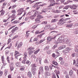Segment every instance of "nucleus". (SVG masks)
I'll list each match as a JSON object with an SVG mask.
<instances>
[{
  "instance_id": "obj_11",
  "label": "nucleus",
  "mask_w": 78,
  "mask_h": 78,
  "mask_svg": "<svg viewBox=\"0 0 78 78\" xmlns=\"http://www.w3.org/2000/svg\"><path fill=\"white\" fill-rule=\"evenodd\" d=\"M27 58L23 57V59L22 61V63L23 64H26V62H27Z\"/></svg>"
},
{
  "instance_id": "obj_62",
  "label": "nucleus",
  "mask_w": 78,
  "mask_h": 78,
  "mask_svg": "<svg viewBox=\"0 0 78 78\" xmlns=\"http://www.w3.org/2000/svg\"><path fill=\"white\" fill-rule=\"evenodd\" d=\"M69 19H70V18H67L65 19L63 18V20L64 21H66V20H69Z\"/></svg>"
},
{
  "instance_id": "obj_44",
  "label": "nucleus",
  "mask_w": 78,
  "mask_h": 78,
  "mask_svg": "<svg viewBox=\"0 0 78 78\" xmlns=\"http://www.w3.org/2000/svg\"><path fill=\"white\" fill-rule=\"evenodd\" d=\"M24 58H27V53L26 52H24Z\"/></svg>"
},
{
  "instance_id": "obj_14",
  "label": "nucleus",
  "mask_w": 78,
  "mask_h": 78,
  "mask_svg": "<svg viewBox=\"0 0 78 78\" xmlns=\"http://www.w3.org/2000/svg\"><path fill=\"white\" fill-rule=\"evenodd\" d=\"M18 29V27H16L15 28H14L12 30L11 32L12 33H14L15 32H16L17 31V30Z\"/></svg>"
},
{
  "instance_id": "obj_8",
  "label": "nucleus",
  "mask_w": 78,
  "mask_h": 78,
  "mask_svg": "<svg viewBox=\"0 0 78 78\" xmlns=\"http://www.w3.org/2000/svg\"><path fill=\"white\" fill-rule=\"evenodd\" d=\"M12 65H13V63L12 62L11 63H11H10L9 64V66L10 67V71H11V72H12V70H14V66H12Z\"/></svg>"
},
{
  "instance_id": "obj_23",
  "label": "nucleus",
  "mask_w": 78,
  "mask_h": 78,
  "mask_svg": "<svg viewBox=\"0 0 78 78\" xmlns=\"http://www.w3.org/2000/svg\"><path fill=\"white\" fill-rule=\"evenodd\" d=\"M44 30H43L41 31L40 32H39V30H37L36 31V32L35 33V34H39L40 33H42V32H44Z\"/></svg>"
},
{
  "instance_id": "obj_36",
  "label": "nucleus",
  "mask_w": 78,
  "mask_h": 78,
  "mask_svg": "<svg viewBox=\"0 0 78 78\" xmlns=\"http://www.w3.org/2000/svg\"><path fill=\"white\" fill-rule=\"evenodd\" d=\"M32 68H35V67H37V65L35 63L31 65Z\"/></svg>"
},
{
  "instance_id": "obj_7",
  "label": "nucleus",
  "mask_w": 78,
  "mask_h": 78,
  "mask_svg": "<svg viewBox=\"0 0 78 78\" xmlns=\"http://www.w3.org/2000/svg\"><path fill=\"white\" fill-rule=\"evenodd\" d=\"M55 37H53L51 36H48L47 38V40L48 41V42H50V41H51L53 39H55Z\"/></svg>"
},
{
  "instance_id": "obj_54",
  "label": "nucleus",
  "mask_w": 78,
  "mask_h": 78,
  "mask_svg": "<svg viewBox=\"0 0 78 78\" xmlns=\"http://www.w3.org/2000/svg\"><path fill=\"white\" fill-rule=\"evenodd\" d=\"M16 6H17V5H13L12 7V9H14L16 8Z\"/></svg>"
},
{
  "instance_id": "obj_24",
  "label": "nucleus",
  "mask_w": 78,
  "mask_h": 78,
  "mask_svg": "<svg viewBox=\"0 0 78 78\" xmlns=\"http://www.w3.org/2000/svg\"><path fill=\"white\" fill-rule=\"evenodd\" d=\"M18 12V15H21L22 13L23 12V11H21V10H17Z\"/></svg>"
},
{
  "instance_id": "obj_21",
  "label": "nucleus",
  "mask_w": 78,
  "mask_h": 78,
  "mask_svg": "<svg viewBox=\"0 0 78 78\" xmlns=\"http://www.w3.org/2000/svg\"><path fill=\"white\" fill-rule=\"evenodd\" d=\"M31 63V62L29 60H27L26 63V65H27L28 66H29L30 65Z\"/></svg>"
},
{
  "instance_id": "obj_17",
  "label": "nucleus",
  "mask_w": 78,
  "mask_h": 78,
  "mask_svg": "<svg viewBox=\"0 0 78 78\" xmlns=\"http://www.w3.org/2000/svg\"><path fill=\"white\" fill-rule=\"evenodd\" d=\"M39 71L41 72V73H44V69L43 68V67L42 66L40 67Z\"/></svg>"
},
{
  "instance_id": "obj_29",
  "label": "nucleus",
  "mask_w": 78,
  "mask_h": 78,
  "mask_svg": "<svg viewBox=\"0 0 78 78\" xmlns=\"http://www.w3.org/2000/svg\"><path fill=\"white\" fill-rule=\"evenodd\" d=\"M1 59H2V63H3V64H4V63H5V62H4L5 60L4 59V57L3 56H2Z\"/></svg>"
},
{
  "instance_id": "obj_56",
  "label": "nucleus",
  "mask_w": 78,
  "mask_h": 78,
  "mask_svg": "<svg viewBox=\"0 0 78 78\" xmlns=\"http://www.w3.org/2000/svg\"><path fill=\"white\" fill-rule=\"evenodd\" d=\"M61 12V11L59 10H57L55 11V13H59Z\"/></svg>"
},
{
  "instance_id": "obj_15",
  "label": "nucleus",
  "mask_w": 78,
  "mask_h": 78,
  "mask_svg": "<svg viewBox=\"0 0 78 78\" xmlns=\"http://www.w3.org/2000/svg\"><path fill=\"white\" fill-rule=\"evenodd\" d=\"M48 11V9L46 8H44L42 9L41 12L43 13H45L46 12H47Z\"/></svg>"
},
{
  "instance_id": "obj_33",
  "label": "nucleus",
  "mask_w": 78,
  "mask_h": 78,
  "mask_svg": "<svg viewBox=\"0 0 78 78\" xmlns=\"http://www.w3.org/2000/svg\"><path fill=\"white\" fill-rule=\"evenodd\" d=\"M72 2V1H70V0H67L66 2H65V5H67V4H69V3H70Z\"/></svg>"
},
{
  "instance_id": "obj_40",
  "label": "nucleus",
  "mask_w": 78,
  "mask_h": 78,
  "mask_svg": "<svg viewBox=\"0 0 78 78\" xmlns=\"http://www.w3.org/2000/svg\"><path fill=\"white\" fill-rule=\"evenodd\" d=\"M16 67H20V63L19 62H16Z\"/></svg>"
},
{
  "instance_id": "obj_48",
  "label": "nucleus",
  "mask_w": 78,
  "mask_h": 78,
  "mask_svg": "<svg viewBox=\"0 0 78 78\" xmlns=\"http://www.w3.org/2000/svg\"><path fill=\"white\" fill-rule=\"evenodd\" d=\"M37 17L38 18H39V19H43V18L44 17L41 15H38L37 16Z\"/></svg>"
},
{
  "instance_id": "obj_6",
  "label": "nucleus",
  "mask_w": 78,
  "mask_h": 78,
  "mask_svg": "<svg viewBox=\"0 0 78 78\" xmlns=\"http://www.w3.org/2000/svg\"><path fill=\"white\" fill-rule=\"evenodd\" d=\"M57 42L59 43H62V42H63V37H59L57 40Z\"/></svg>"
},
{
  "instance_id": "obj_52",
  "label": "nucleus",
  "mask_w": 78,
  "mask_h": 78,
  "mask_svg": "<svg viewBox=\"0 0 78 78\" xmlns=\"http://www.w3.org/2000/svg\"><path fill=\"white\" fill-rule=\"evenodd\" d=\"M32 73L34 76V75H36V71H31Z\"/></svg>"
},
{
  "instance_id": "obj_49",
  "label": "nucleus",
  "mask_w": 78,
  "mask_h": 78,
  "mask_svg": "<svg viewBox=\"0 0 78 78\" xmlns=\"http://www.w3.org/2000/svg\"><path fill=\"white\" fill-rule=\"evenodd\" d=\"M47 23V21H45L44 22H43L41 23V24H44V25H46Z\"/></svg>"
},
{
  "instance_id": "obj_10",
  "label": "nucleus",
  "mask_w": 78,
  "mask_h": 78,
  "mask_svg": "<svg viewBox=\"0 0 78 78\" xmlns=\"http://www.w3.org/2000/svg\"><path fill=\"white\" fill-rule=\"evenodd\" d=\"M51 25H49L48 26L50 28V30H55V28H56V27H57V26H56V25H55L53 27H51Z\"/></svg>"
},
{
  "instance_id": "obj_63",
  "label": "nucleus",
  "mask_w": 78,
  "mask_h": 78,
  "mask_svg": "<svg viewBox=\"0 0 78 78\" xmlns=\"http://www.w3.org/2000/svg\"><path fill=\"white\" fill-rule=\"evenodd\" d=\"M69 19H70V18H67L65 19L63 18V20L64 21H66V20H69Z\"/></svg>"
},
{
  "instance_id": "obj_2",
  "label": "nucleus",
  "mask_w": 78,
  "mask_h": 78,
  "mask_svg": "<svg viewBox=\"0 0 78 78\" xmlns=\"http://www.w3.org/2000/svg\"><path fill=\"white\" fill-rule=\"evenodd\" d=\"M48 2H50V3L51 4H50L49 5V7H50V6H55V5L57 4V3H55V1L54 0H49L48 1Z\"/></svg>"
},
{
  "instance_id": "obj_64",
  "label": "nucleus",
  "mask_w": 78,
  "mask_h": 78,
  "mask_svg": "<svg viewBox=\"0 0 78 78\" xmlns=\"http://www.w3.org/2000/svg\"><path fill=\"white\" fill-rule=\"evenodd\" d=\"M31 71H36V68H32Z\"/></svg>"
},
{
  "instance_id": "obj_26",
  "label": "nucleus",
  "mask_w": 78,
  "mask_h": 78,
  "mask_svg": "<svg viewBox=\"0 0 78 78\" xmlns=\"http://www.w3.org/2000/svg\"><path fill=\"white\" fill-rule=\"evenodd\" d=\"M58 20V19H53L51 21V23H55V22H57Z\"/></svg>"
},
{
  "instance_id": "obj_37",
  "label": "nucleus",
  "mask_w": 78,
  "mask_h": 78,
  "mask_svg": "<svg viewBox=\"0 0 78 78\" xmlns=\"http://www.w3.org/2000/svg\"><path fill=\"white\" fill-rule=\"evenodd\" d=\"M75 51L76 52H78V45H76L75 48Z\"/></svg>"
},
{
  "instance_id": "obj_46",
  "label": "nucleus",
  "mask_w": 78,
  "mask_h": 78,
  "mask_svg": "<svg viewBox=\"0 0 78 78\" xmlns=\"http://www.w3.org/2000/svg\"><path fill=\"white\" fill-rule=\"evenodd\" d=\"M9 52V50H6L5 51V53L6 55H8V53Z\"/></svg>"
},
{
  "instance_id": "obj_22",
  "label": "nucleus",
  "mask_w": 78,
  "mask_h": 78,
  "mask_svg": "<svg viewBox=\"0 0 78 78\" xmlns=\"http://www.w3.org/2000/svg\"><path fill=\"white\" fill-rule=\"evenodd\" d=\"M27 76L30 78H31V76H32V75L31 74V73L30 72H28L27 74Z\"/></svg>"
},
{
  "instance_id": "obj_32",
  "label": "nucleus",
  "mask_w": 78,
  "mask_h": 78,
  "mask_svg": "<svg viewBox=\"0 0 78 78\" xmlns=\"http://www.w3.org/2000/svg\"><path fill=\"white\" fill-rule=\"evenodd\" d=\"M52 78H56V74L54 73H53L52 74Z\"/></svg>"
},
{
  "instance_id": "obj_20",
  "label": "nucleus",
  "mask_w": 78,
  "mask_h": 78,
  "mask_svg": "<svg viewBox=\"0 0 78 78\" xmlns=\"http://www.w3.org/2000/svg\"><path fill=\"white\" fill-rule=\"evenodd\" d=\"M22 45H23V43L22 42H20L18 44V46L17 47V48H20L22 47Z\"/></svg>"
},
{
  "instance_id": "obj_55",
  "label": "nucleus",
  "mask_w": 78,
  "mask_h": 78,
  "mask_svg": "<svg viewBox=\"0 0 78 78\" xmlns=\"http://www.w3.org/2000/svg\"><path fill=\"white\" fill-rule=\"evenodd\" d=\"M44 6V4H39V7L40 8H41V7H42V6Z\"/></svg>"
},
{
  "instance_id": "obj_27",
  "label": "nucleus",
  "mask_w": 78,
  "mask_h": 78,
  "mask_svg": "<svg viewBox=\"0 0 78 78\" xmlns=\"http://www.w3.org/2000/svg\"><path fill=\"white\" fill-rule=\"evenodd\" d=\"M50 69L47 66H45L44 67V69L45 71H48Z\"/></svg>"
},
{
  "instance_id": "obj_39",
  "label": "nucleus",
  "mask_w": 78,
  "mask_h": 78,
  "mask_svg": "<svg viewBox=\"0 0 78 78\" xmlns=\"http://www.w3.org/2000/svg\"><path fill=\"white\" fill-rule=\"evenodd\" d=\"M11 47H12V43H11L10 44V46L8 47L5 49V50H6L7 48H9V49H10L11 48Z\"/></svg>"
},
{
  "instance_id": "obj_19",
  "label": "nucleus",
  "mask_w": 78,
  "mask_h": 78,
  "mask_svg": "<svg viewBox=\"0 0 78 78\" xmlns=\"http://www.w3.org/2000/svg\"><path fill=\"white\" fill-rule=\"evenodd\" d=\"M36 23H41V21L40 20V19L38 18H36L35 20Z\"/></svg>"
},
{
  "instance_id": "obj_1",
  "label": "nucleus",
  "mask_w": 78,
  "mask_h": 78,
  "mask_svg": "<svg viewBox=\"0 0 78 78\" xmlns=\"http://www.w3.org/2000/svg\"><path fill=\"white\" fill-rule=\"evenodd\" d=\"M57 69L58 70L55 69L54 72H55V73L56 74V76L57 77V78H59V75H60V72L59 71V68L57 66Z\"/></svg>"
},
{
  "instance_id": "obj_59",
  "label": "nucleus",
  "mask_w": 78,
  "mask_h": 78,
  "mask_svg": "<svg viewBox=\"0 0 78 78\" xmlns=\"http://www.w3.org/2000/svg\"><path fill=\"white\" fill-rule=\"evenodd\" d=\"M12 23H14V24L17 23H19V21L18 20H15L13 21Z\"/></svg>"
},
{
  "instance_id": "obj_41",
  "label": "nucleus",
  "mask_w": 78,
  "mask_h": 78,
  "mask_svg": "<svg viewBox=\"0 0 78 78\" xmlns=\"http://www.w3.org/2000/svg\"><path fill=\"white\" fill-rule=\"evenodd\" d=\"M33 51H29L28 52V54L30 56H31V55H32V54L33 53Z\"/></svg>"
},
{
  "instance_id": "obj_50",
  "label": "nucleus",
  "mask_w": 78,
  "mask_h": 78,
  "mask_svg": "<svg viewBox=\"0 0 78 78\" xmlns=\"http://www.w3.org/2000/svg\"><path fill=\"white\" fill-rule=\"evenodd\" d=\"M39 51H40V49H38L34 52V54H35V55H36V54H37V53H38V52Z\"/></svg>"
},
{
  "instance_id": "obj_4",
  "label": "nucleus",
  "mask_w": 78,
  "mask_h": 78,
  "mask_svg": "<svg viewBox=\"0 0 78 78\" xmlns=\"http://www.w3.org/2000/svg\"><path fill=\"white\" fill-rule=\"evenodd\" d=\"M64 23H65V22H64V21L63 20V18H62L60 19L59 22L57 23V24L58 25H62Z\"/></svg>"
},
{
  "instance_id": "obj_47",
  "label": "nucleus",
  "mask_w": 78,
  "mask_h": 78,
  "mask_svg": "<svg viewBox=\"0 0 78 78\" xmlns=\"http://www.w3.org/2000/svg\"><path fill=\"white\" fill-rule=\"evenodd\" d=\"M44 34L45 33H42L41 34H40V35H38V37L40 38L42 37V35H44Z\"/></svg>"
},
{
  "instance_id": "obj_3",
  "label": "nucleus",
  "mask_w": 78,
  "mask_h": 78,
  "mask_svg": "<svg viewBox=\"0 0 78 78\" xmlns=\"http://www.w3.org/2000/svg\"><path fill=\"white\" fill-rule=\"evenodd\" d=\"M38 14H39V12H36L34 13V15H31L29 17V19L30 18L32 20H34V19H35L34 17H36V15H37Z\"/></svg>"
},
{
  "instance_id": "obj_28",
  "label": "nucleus",
  "mask_w": 78,
  "mask_h": 78,
  "mask_svg": "<svg viewBox=\"0 0 78 78\" xmlns=\"http://www.w3.org/2000/svg\"><path fill=\"white\" fill-rule=\"evenodd\" d=\"M58 47V45L55 44L52 47V49L53 50H56Z\"/></svg>"
},
{
  "instance_id": "obj_42",
  "label": "nucleus",
  "mask_w": 78,
  "mask_h": 78,
  "mask_svg": "<svg viewBox=\"0 0 78 78\" xmlns=\"http://www.w3.org/2000/svg\"><path fill=\"white\" fill-rule=\"evenodd\" d=\"M20 70H25V67L23 66H21V68L20 69Z\"/></svg>"
},
{
  "instance_id": "obj_43",
  "label": "nucleus",
  "mask_w": 78,
  "mask_h": 78,
  "mask_svg": "<svg viewBox=\"0 0 78 78\" xmlns=\"http://www.w3.org/2000/svg\"><path fill=\"white\" fill-rule=\"evenodd\" d=\"M34 49V48L32 47H30L29 48H28V50H33Z\"/></svg>"
},
{
  "instance_id": "obj_9",
  "label": "nucleus",
  "mask_w": 78,
  "mask_h": 78,
  "mask_svg": "<svg viewBox=\"0 0 78 78\" xmlns=\"http://www.w3.org/2000/svg\"><path fill=\"white\" fill-rule=\"evenodd\" d=\"M63 42L64 43H66V44H69V40L68 39V38H65L63 37Z\"/></svg>"
},
{
  "instance_id": "obj_31",
  "label": "nucleus",
  "mask_w": 78,
  "mask_h": 78,
  "mask_svg": "<svg viewBox=\"0 0 78 78\" xmlns=\"http://www.w3.org/2000/svg\"><path fill=\"white\" fill-rule=\"evenodd\" d=\"M5 73L4 75L5 76H6L7 75V74H8V70L7 69H5L4 71Z\"/></svg>"
},
{
  "instance_id": "obj_30",
  "label": "nucleus",
  "mask_w": 78,
  "mask_h": 78,
  "mask_svg": "<svg viewBox=\"0 0 78 78\" xmlns=\"http://www.w3.org/2000/svg\"><path fill=\"white\" fill-rule=\"evenodd\" d=\"M1 16H3L4 14H5V11L3 10V9H2L1 10Z\"/></svg>"
},
{
  "instance_id": "obj_5",
  "label": "nucleus",
  "mask_w": 78,
  "mask_h": 78,
  "mask_svg": "<svg viewBox=\"0 0 78 78\" xmlns=\"http://www.w3.org/2000/svg\"><path fill=\"white\" fill-rule=\"evenodd\" d=\"M71 50V48L70 47H66L65 50L63 51V52L65 53H69V51Z\"/></svg>"
},
{
  "instance_id": "obj_53",
  "label": "nucleus",
  "mask_w": 78,
  "mask_h": 78,
  "mask_svg": "<svg viewBox=\"0 0 78 78\" xmlns=\"http://www.w3.org/2000/svg\"><path fill=\"white\" fill-rule=\"evenodd\" d=\"M8 42L7 43V44H9V43H10V42H11V39L9 38L8 40Z\"/></svg>"
},
{
  "instance_id": "obj_25",
  "label": "nucleus",
  "mask_w": 78,
  "mask_h": 78,
  "mask_svg": "<svg viewBox=\"0 0 78 78\" xmlns=\"http://www.w3.org/2000/svg\"><path fill=\"white\" fill-rule=\"evenodd\" d=\"M52 64L55 65V66H58V64L57 62H55V60H54L53 62H52Z\"/></svg>"
},
{
  "instance_id": "obj_16",
  "label": "nucleus",
  "mask_w": 78,
  "mask_h": 78,
  "mask_svg": "<svg viewBox=\"0 0 78 78\" xmlns=\"http://www.w3.org/2000/svg\"><path fill=\"white\" fill-rule=\"evenodd\" d=\"M78 5L73 4L72 6L71 7V8L73 9H76V7Z\"/></svg>"
},
{
  "instance_id": "obj_34",
  "label": "nucleus",
  "mask_w": 78,
  "mask_h": 78,
  "mask_svg": "<svg viewBox=\"0 0 78 78\" xmlns=\"http://www.w3.org/2000/svg\"><path fill=\"white\" fill-rule=\"evenodd\" d=\"M49 49V47L48 46H47L44 48V51H46L48 50Z\"/></svg>"
},
{
  "instance_id": "obj_58",
  "label": "nucleus",
  "mask_w": 78,
  "mask_h": 78,
  "mask_svg": "<svg viewBox=\"0 0 78 78\" xmlns=\"http://www.w3.org/2000/svg\"><path fill=\"white\" fill-rule=\"evenodd\" d=\"M69 74H66L65 75V77L66 78H69Z\"/></svg>"
},
{
  "instance_id": "obj_57",
  "label": "nucleus",
  "mask_w": 78,
  "mask_h": 78,
  "mask_svg": "<svg viewBox=\"0 0 78 78\" xmlns=\"http://www.w3.org/2000/svg\"><path fill=\"white\" fill-rule=\"evenodd\" d=\"M38 77L39 78H43V76L40 74V75H38Z\"/></svg>"
},
{
  "instance_id": "obj_61",
  "label": "nucleus",
  "mask_w": 78,
  "mask_h": 78,
  "mask_svg": "<svg viewBox=\"0 0 78 78\" xmlns=\"http://www.w3.org/2000/svg\"><path fill=\"white\" fill-rule=\"evenodd\" d=\"M37 26H38V25H34V26L33 27H32V28H33V29H35V28H36V27H37Z\"/></svg>"
},
{
  "instance_id": "obj_35",
  "label": "nucleus",
  "mask_w": 78,
  "mask_h": 78,
  "mask_svg": "<svg viewBox=\"0 0 78 78\" xmlns=\"http://www.w3.org/2000/svg\"><path fill=\"white\" fill-rule=\"evenodd\" d=\"M45 75H47V76H50V75H51V74H50V73L48 71H46Z\"/></svg>"
},
{
  "instance_id": "obj_60",
  "label": "nucleus",
  "mask_w": 78,
  "mask_h": 78,
  "mask_svg": "<svg viewBox=\"0 0 78 78\" xmlns=\"http://www.w3.org/2000/svg\"><path fill=\"white\" fill-rule=\"evenodd\" d=\"M3 72L2 71H0V77H1L3 75Z\"/></svg>"
},
{
  "instance_id": "obj_45",
  "label": "nucleus",
  "mask_w": 78,
  "mask_h": 78,
  "mask_svg": "<svg viewBox=\"0 0 78 78\" xmlns=\"http://www.w3.org/2000/svg\"><path fill=\"white\" fill-rule=\"evenodd\" d=\"M18 54H19V52L18 51H15V56H16Z\"/></svg>"
},
{
  "instance_id": "obj_12",
  "label": "nucleus",
  "mask_w": 78,
  "mask_h": 78,
  "mask_svg": "<svg viewBox=\"0 0 78 78\" xmlns=\"http://www.w3.org/2000/svg\"><path fill=\"white\" fill-rule=\"evenodd\" d=\"M42 3L41 2H36L34 5L33 6V8H37V6H39V4L40 3Z\"/></svg>"
},
{
  "instance_id": "obj_13",
  "label": "nucleus",
  "mask_w": 78,
  "mask_h": 78,
  "mask_svg": "<svg viewBox=\"0 0 78 78\" xmlns=\"http://www.w3.org/2000/svg\"><path fill=\"white\" fill-rule=\"evenodd\" d=\"M72 27H73V24L72 23H70L68 24L66 26V28H72Z\"/></svg>"
},
{
  "instance_id": "obj_18",
  "label": "nucleus",
  "mask_w": 78,
  "mask_h": 78,
  "mask_svg": "<svg viewBox=\"0 0 78 78\" xmlns=\"http://www.w3.org/2000/svg\"><path fill=\"white\" fill-rule=\"evenodd\" d=\"M73 71H72V70L71 69L69 72V75L71 77H72L73 76Z\"/></svg>"
},
{
  "instance_id": "obj_38",
  "label": "nucleus",
  "mask_w": 78,
  "mask_h": 78,
  "mask_svg": "<svg viewBox=\"0 0 78 78\" xmlns=\"http://www.w3.org/2000/svg\"><path fill=\"white\" fill-rule=\"evenodd\" d=\"M70 7V6L69 5H66L64 7V9H68V8H69V7Z\"/></svg>"
},
{
  "instance_id": "obj_51",
  "label": "nucleus",
  "mask_w": 78,
  "mask_h": 78,
  "mask_svg": "<svg viewBox=\"0 0 78 78\" xmlns=\"http://www.w3.org/2000/svg\"><path fill=\"white\" fill-rule=\"evenodd\" d=\"M56 36H59L61 34V33H59L58 32H55Z\"/></svg>"
}]
</instances>
